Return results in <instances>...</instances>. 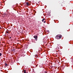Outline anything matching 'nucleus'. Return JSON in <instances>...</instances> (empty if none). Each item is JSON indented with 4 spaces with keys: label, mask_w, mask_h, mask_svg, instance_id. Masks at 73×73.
Wrapping results in <instances>:
<instances>
[{
    "label": "nucleus",
    "mask_w": 73,
    "mask_h": 73,
    "mask_svg": "<svg viewBox=\"0 0 73 73\" xmlns=\"http://www.w3.org/2000/svg\"><path fill=\"white\" fill-rule=\"evenodd\" d=\"M61 37V36L60 35H56V36L55 38H56V39H58H58H60Z\"/></svg>",
    "instance_id": "obj_1"
},
{
    "label": "nucleus",
    "mask_w": 73,
    "mask_h": 73,
    "mask_svg": "<svg viewBox=\"0 0 73 73\" xmlns=\"http://www.w3.org/2000/svg\"><path fill=\"white\" fill-rule=\"evenodd\" d=\"M34 38H35V40L36 41H37V36L36 35H35V36H34Z\"/></svg>",
    "instance_id": "obj_2"
},
{
    "label": "nucleus",
    "mask_w": 73,
    "mask_h": 73,
    "mask_svg": "<svg viewBox=\"0 0 73 73\" xmlns=\"http://www.w3.org/2000/svg\"><path fill=\"white\" fill-rule=\"evenodd\" d=\"M60 44H57V48L58 49H59V48L60 47Z\"/></svg>",
    "instance_id": "obj_3"
},
{
    "label": "nucleus",
    "mask_w": 73,
    "mask_h": 73,
    "mask_svg": "<svg viewBox=\"0 0 73 73\" xmlns=\"http://www.w3.org/2000/svg\"><path fill=\"white\" fill-rule=\"evenodd\" d=\"M42 22H44V23H45L46 22L45 21V18L43 19L42 20Z\"/></svg>",
    "instance_id": "obj_4"
},
{
    "label": "nucleus",
    "mask_w": 73,
    "mask_h": 73,
    "mask_svg": "<svg viewBox=\"0 0 73 73\" xmlns=\"http://www.w3.org/2000/svg\"><path fill=\"white\" fill-rule=\"evenodd\" d=\"M24 73H28V72H26V70H24Z\"/></svg>",
    "instance_id": "obj_5"
},
{
    "label": "nucleus",
    "mask_w": 73,
    "mask_h": 73,
    "mask_svg": "<svg viewBox=\"0 0 73 73\" xmlns=\"http://www.w3.org/2000/svg\"><path fill=\"white\" fill-rule=\"evenodd\" d=\"M5 66H8V64L6 63H5Z\"/></svg>",
    "instance_id": "obj_6"
},
{
    "label": "nucleus",
    "mask_w": 73,
    "mask_h": 73,
    "mask_svg": "<svg viewBox=\"0 0 73 73\" xmlns=\"http://www.w3.org/2000/svg\"><path fill=\"white\" fill-rule=\"evenodd\" d=\"M26 4H27V5L29 6V3L28 2L26 3Z\"/></svg>",
    "instance_id": "obj_7"
},
{
    "label": "nucleus",
    "mask_w": 73,
    "mask_h": 73,
    "mask_svg": "<svg viewBox=\"0 0 73 73\" xmlns=\"http://www.w3.org/2000/svg\"><path fill=\"white\" fill-rule=\"evenodd\" d=\"M1 56H2V54H1V53H0V57H1Z\"/></svg>",
    "instance_id": "obj_8"
},
{
    "label": "nucleus",
    "mask_w": 73,
    "mask_h": 73,
    "mask_svg": "<svg viewBox=\"0 0 73 73\" xmlns=\"http://www.w3.org/2000/svg\"><path fill=\"white\" fill-rule=\"evenodd\" d=\"M44 73H47V71H44Z\"/></svg>",
    "instance_id": "obj_9"
},
{
    "label": "nucleus",
    "mask_w": 73,
    "mask_h": 73,
    "mask_svg": "<svg viewBox=\"0 0 73 73\" xmlns=\"http://www.w3.org/2000/svg\"><path fill=\"white\" fill-rule=\"evenodd\" d=\"M6 33H9L8 31H7V32H6Z\"/></svg>",
    "instance_id": "obj_10"
},
{
    "label": "nucleus",
    "mask_w": 73,
    "mask_h": 73,
    "mask_svg": "<svg viewBox=\"0 0 73 73\" xmlns=\"http://www.w3.org/2000/svg\"><path fill=\"white\" fill-rule=\"evenodd\" d=\"M0 29H2V28H1V27H0Z\"/></svg>",
    "instance_id": "obj_11"
},
{
    "label": "nucleus",
    "mask_w": 73,
    "mask_h": 73,
    "mask_svg": "<svg viewBox=\"0 0 73 73\" xmlns=\"http://www.w3.org/2000/svg\"><path fill=\"white\" fill-rule=\"evenodd\" d=\"M9 38H11V37H10Z\"/></svg>",
    "instance_id": "obj_12"
}]
</instances>
